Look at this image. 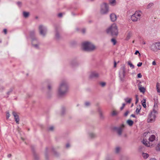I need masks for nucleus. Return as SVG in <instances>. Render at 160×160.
<instances>
[{
	"mask_svg": "<svg viewBox=\"0 0 160 160\" xmlns=\"http://www.w3.org/2000/svg\"><path fill=\"white\" fill-rule=\"evenodd\" d=\"M136 96V102H137L138 101V95H136L135 96Z\"/></svg>",
	"mask_w": 160,
	"mask_h": 160,
	"instance_id": "nucleus-47",
	"label": "nucleus"
},
{
	"mask_svg": "<svg viewBox=\"0 0 160 160\" xmlns=\"http://www.w3.org/2000/svg\"><path fill=\"white\" fill-rule=\"evenodd\" d=\"M150 160H156L155 158H151Z\"/></svg>",
	"mask_w": 160,
	"mask_h": 160,
	"instance_id": "nucleus-56",
	"label": "nucleus"
},
{
	"mask_svg": "<svg viewBox=\"0 0 160 160\" xmlns=\"http://www.w3.org/2000/svg\"><path fill=\"white\" fill-rule=\"evenodd\" d=\"M12 113L14 117V118L15 120V121L16 123L17 124H18L19 121V119L17 113L15 112H13Z\"/></svg>",
	"mask_w": 160,
	"mask_h": 160,
	"instance_id": "nucleus-12",
	"label": "nucleus"
},
{
	"mask_svg": "<svg viewBox=\"0 0 160 160\" xmlns=\"http://www.w3.org/2000/svg\"><path fill=\"white\" fill-rule=\"evenodd\" d=\"M156 150L157 151H160V141L157 144L155 148Z\"/></svg>",
	"mask_w": 160,
	"mask_h": 160,
	"instance_id": "nucleus-21",
	"label": "nucleus"
},
{
	"mask_svg": "<svg viewBox=\"0 0 160 160\" xmlns=\"http://www.w3.org/2000/svg\"><path fill=\"white\" fill-rule=\"evenodd\" d=\"M116 64H117L116 62L115 61L114 62V67H116Z\"/></svg>",
	"mask_w": 160,
	"mask_h": 160,
	"instance_id": "nucleus-50",
	"label": "nucleus"
},
{
	"mask_svg": "<svg viewBox=\"0 0 160 160\" xmlns=\"http://www.w3.org/2000/svg\"><path fill=\"white\" fill-rule=\"evenodd\" d=\"M129 113V112L128 111H126L124 113V116H126L128 115Z\"/></svg>",
	"mask_w": 160,
	"mask_h": 160,
	"instance_id": "nucleus-41",
	"label": "nucleus"
},
{
	"mask_svg": "<svg viewBox=\"0 0 160 160\" xmlns=\"http://www.w3.org/2000/svg\"><path fill=\"white\" fill-rule=\"evenodd\" d=\"M118 113L116 111H113L112 113V116L116 115Z\"/></svg>",
	"mask_w": 160,
	"mask_h": 160,
	"instance_id": "nucleus-32",
	"label": "nucleus"
},
{
	"mask_svg": "<svg viewBox=\"0 0 160 160\" xmlns=\"http://www.w3.org/2000/svg\"><path fill=\"white\" fill-rule=\"evenodd\" d=\"M141 82H140L138 84V88L140 92L144 93L145 91V89L144 87H142V85H141Z\"/></svg>",
	"mask_w": 160,
	"mask_h": 160,
	"instance_id": "nucleus-15",
	"label": "nucleus"
},
{
	"mask_svg": "<svg viewBox=\"0 0 160 160\" xmlns=\"http://www.w3.org/2000/svg\"><path fill=\"white\" fill-rule=\"evenodd\" d=\"M12 92V90H11L7 92V97H8L10 93Z\"/></svg>",
	"mask_w": 160,
	"mask_h": 160,
	"instance_id": "nucleus-36",
	"label": "nucleus"
},
{
	"mask_svg": "<svg viewBox=\"0 0 160 160\" xmlns=\"http://www.w3.org/2000/svg\"><path fill=\"white\" fill-rule=\"evenodd\" d=\"M126 69L124 66L122 67L120 69V72L119 73V77L121 80L125 76Z\"/></svg>",
	"mask_w": 160,
	"mask_h": 160,
	"instance_id": "nucleus-9",
	"label": "nucleus"
},
{
	"mask_svg": "<svg viewBox=\"0 0 160 160\" xmlns=\"http://www.w3.org/2000/svg\"><path fill=\"white\" fill-rule=\"evenodd\" d=\"M124 127V125L122 124L119 128L117 129V132L119 135H121Z\"/></svg>",
	"mask_w": 160,
	"mask_h": 160,
	"instance_id": "nucleus-14",
	"label": "nucleus"
},
{
	"mask_svg": "<svg viewBox=\"0 0 160 160\" xmlns=\"http://www.w3.org/2000/svg\"><path fill=\"white\" fill-rule=\"evenodd\" d=\"M98 74L96 72H91L89 75V77L91 78L98 77Z\"/></svg>",
	"mask_w": 160,
	"mask_h": 160,
	"instance_id": "nucleus-13",
	"label": "nucleus"
},
{
	"mask_svg": "<svg viewBox=\"0 0 160 160\" xmlns=\"http://www.w3.org/2000/svg\"><path fill=\"white\" fill-rule=\"evenodd\" d=\"M150 49L154 52H157L160 50V42L153 43L151 46Z\"/></svg>",
	"mask_w": 160,
	"mask_h": 160,
	"instance_id": "nucleus-6",
	"label": "nucleus"
},
{
	"mask_svg": "<svg viewBox=\"0 0 160 160\" xmlns=\"http://www.w3.org/2000/svg\"><path fill=\"white\" fill-rule=\"evenodd\" d=\"M106 83L104 82H102L100 83V84L102 87L105 86L106 85Z\"/></svg>",
	"mask_w": 160,
	"mask_h": 160,
	"instance_id": "nucleus-30",
	"label": "nucleus"
},
{
	"mask_svg": "<svg viewBox=\"0 0 160 160\" xmlns=\"http://www.w3.org/2000/svg\"><path fill=\"white\" fill-rule=\"evenodd\" d=\"M156 138V136L154 135H152L150 136L148 138L149 142H152L154 141Z\"/></svg>",
	"mask_w": 160,
	"mask_h": 160,
	"instance_id": "nucleus-17",
	"label": "nucleus"
},
{
	"mask_svg": "<svg viewBox=\"0 0 160 160\" xmlns=\"http://www.w3.org/2000/svg\"><path fill=\"white\" fill-rule=\"evenodd\" d=\"M62 13H59V14H58V16L59 17H62Z\"/></svg>",
	"mask_w": 160,
	"mask_h": 160,
	"instance_id": "nucleus-45",
	"label": "nucleus"
},
{
	"mask_svg": "<svg viewBox=\"0 0 160 160\" xmlns=\"http://www.w3.org/2000/svg\"><path fill=\"white\" fill-rule=\"evenodd\" d=\"M131 117H133V118H135V115H134V114H132L131 115Z\"/></svg>",
	"mask_w": 160,
	"mask_h": 160,
	"instance_id": "nucleus-53",
	"label": "nucleus"
},
{
	"mask_svg": "<svg viewBox=\"0 0 160 160\" xmlns=\"http://www.w3.org/2000/svg\"><path fill=\"white\" fill-rule=\"evenodd\" d=\"M20 2H18V4H20Z\"/></svg>",
	"mask_w": 160,
	"mask_h": 160,
	"instance_id": "nucleus-58",
	"label": "nucleus"
},
{
	"mask_svg": "<svg viewBox=\"0 0 160 160\" xmlns=\"http://www.w3.org/2000/svg\"><path fill=\"white\" fill-rule=\"evenodd\" d=\"M156 62L155 61H154L152 62V65H156Z\"/></svg>",
	"mask_w": 160,
	"mask_h": 160,
	"instance_id": "nucleus-44",
	"label": "nucleus"
},
{
	"mask_svg": "<svg viewBox=\"0 0 160 160\" xmlns=\"http://www.w3.org/2000/svg\"><path fill=\"white\" fill-rule=\"evenodd\" d=\"M109 3L112 6H114L116 4V2L115 0H109Z\"/></svg>",
	"mask_w": 160,
	"mask_h": 160,
	"instance_id": "nucleus-18",
	"label": "nucleus"
},
{
	"mask_svg": "<svg viewBox=\"0 0 160 160\" xmlns=\"http://www.w3.org/2000/svg\"><path fill=\"white\" fill-rule=\"evenodd\" d=\"M82 47V49L86 51H91L95 49V46L92 44L88 42L83 43Z\"/></svg>",
	"mask_w": 160,
	"mask_h": 160,
	"instance_id": "nucleus-3",
	"label": "nucleus"
},
{
	"mask_svg": "<svg viewBox=\"0 0 160 160\" xmlns=\"http://www.w3.org/2000/svg\"><path fill=\"white\" fill-rule=\"evenodd\" d=\"M141 106L140 105H138L137 106V108L136 110V112L137 114H138L141 110Z\"/></svg>",
	"mask_w": 160,
	"mask_h": 160,
	"instance_id": "nucleus-23",
	"label": "nucleus"
},
{
	"mask_svg": "<svg viewBox=\"0 0 160 160\" xmlns=\"http://www.w3.org/2000/svg\"><path fill=\"white\" fill-rule=\"evenodd\" d=\"M142 12L140 11H136L131 16V19L133 22L139 20L142 17Z\"/></svg>",
	"mask_w": 160,
	"mask_h": 160,
	"instance_id": "nucleus-4",
	"label": "nucleus"
},
{
	"mask_svg": "<svg viewBox=\"0 0 160 160\" xmlns=\"http://www.w3.org/2000/svg\"><path fill=\"white\" fill-rule=\"evenodd\" d=\"M132 99L131 98H126L124 99L125 101L128 103H130L132 101Z\"/></svg>",
	"mask_w": 160,
	"mask_h": 160,
	"instance_id": "nucleus-25",
	"label": "nucleus"
},
{
	"mask_svg": "<svg viewBox=\"0 0 160 160\" xmlns=\"http://www.w3.org/2000/svg\"><path fill=\"white\" fill-rule=\"evenodd\" d=\"M51 88V86L50 85H48V89L50 90Z\"/></svg>",
	"mask_w": 160,
	"mask_h": 160,
	"instance_id": "nucleus-52",
	"label": "nucleus"
},
{
	"mask_svg": "<svg viewBox=\"0 0 160 160\" xmlns=\"http://www.w3.org/2000/svg\"><path fill=\"white\" fill-rule=\"evenodd\" d=\"M120 148L119 147H117L116 148V153H118L120 151Z\"/></svg>",
	"mask_w": 160,
	"mask_h": 160,
	"instance_id": "nucleus-35",
	"label": "nucleus"
},
{
	"mask_svg": "<svg viewBox=\"0 0 160 160\" xmlns=\"http://www.w3.org/2000/svg\"><path fill=\"white\" fill-rule=\"evenodd\" d=\"M142 44H146V43L144 41H143L142 42Z\"/></svg>",
	"mask_w": 160,
	"mask_h": 160,
	"instance_id": "nucleus-54",
	"label": "nucleus"
},
{
	"mask_svg": "<svg viewBox=\"0 0 160 160\" xmlns=\"http://www.w3.org/2000/svg\"><path fill=\"white\" fill-rule=\"evenodd\" d=\"M153 5V3H150L149 4H148L147 6V8H150L151 6H152Z\"/></svg>",
	"mask_w": 160,
	"mask_h": 160,
	"instance_id": "nucleus-33",
	"label": "nucleus"
},
{
	"mask_svg": "<svg viewBox=\"0 0 160 160\" xmlns=\"http://www.w3.org/2000/svg\"><path fill=\"white\" fill-rule=\"evenodd\" d=\"M156 88L157 92H160V84L159 83H157Z\"/></svg>",
	"mask_w": 160,
	"mask_h": 160,
	"instance_id": "nucleus-24",
	"label": "nucleus"
},
{
	"mask_svg": "<svg viewBox=\"0 0 160 160\" xmlns=\"http://www.w3.org/2000/svg\"><path fill=\"white\" fill-rule=\"evenodd\" d=\"M68 91V87L67 85L63 82L61 83L58 89V94L62 96L66 94Z\"/></svg>",
	"mask_w": 160,
	"mask_h": 160,
	"instance_id": "nucleus-1",
	"label": "nucleus"
},
{
	"mask_svg": "<svg viewBox=\"0 0 160 160\" xmlns=\"http://www.w3.org/2000/svg\"><path fill=\"white\" fill-rule=\"evenodd\" d=\"M142 104L144 108H146V102H145V100H143L142 101Z\"/></svg>",
	"mask_w": 160,
	"mask_h": 160,
	"instance_id": "nucleus-28",
	"label": "nucleus"
},
{
	"mask_svg": "<svg viewBox=\"0 0 160 160\" xmlns=\"http://www.w3.org/2000/svg\"><path fill=\"white\" fill-rule=\"evenodd\" d=\"M39 30L41 35L44 36L47 32V28L46 27L42 25H40L39 26Z\"/></svg>",
	"mask_w": 160,
	"mask_h": 160,
	"instance_id": "nucleus-8",
	"label": "nucleus"
},
{
	"mask_svg": "<svg viewBox=\"0 0 160 160\" xmlns=\"http://www.w3.org/2000/svg\"><path fill=\"white\" fill-rule=\"evenodd\" d=\"M10 116V115L8 112H7L6 113V117L7 119H8Z\"/></svg>",
	"mask_w": 160,
	"mask_h": 160,
	"instance_id": "nucleus-34",
	"label": "nucleus"
},
{
	"mask_svg": "<svg viewBox=\"0 0 160 160\" xmlns=\"http://www.w3.org/2000/svg\"><path fill=\"white\" fill-rule=\"evenodd\" d=\"M142 156L143 158L144 159H146L149 157V155L148 154L145 153H142Z\"/></svg>",
	"mask_w": 160,
	"mask_h": 160,
	"instance_id": "nucleus-27",
	"label": "nucleus"
},
{
	"mask_svg": "<svg viewBox=\"0 0 160 160\" xmlns=\"http://www.w3.org/2000/svg\"><path fill=\"white\" fill-rule=\"evenodd\" d=\"M132 42H133V43H134V41H133Z\"/></svg>",
	"mask_w": 160,
	"mask_h": 160,
	"instance_id": "nucleus-59",
	"label": "nucleus"
},
{
	"mask_svg": "<svg viewBox=\"0 0 160 160\" xmlns=\"http://www.w3.org/2000/svg\"><path fill=\"white\" fill-rule=\"evenodd\" d=\"M108 11V7L106 3H104L101 6V12L102 14H106Z\"/></svg>",
	"mask_w": 160,
	"mask_h": 160,
	"instance_id": "nucleus-7",
	"label": "nucleus"
},
{
	"mask_svg": "<svg viewBox=\"0 0 160 160\" xmlns=\"http://www.w3.org/2000/svg\"><path fill=\"white\" fill-rule=\"evenodd\" d=\"M66 147L68 148L70 147V145L68 143L66 144Z\"/></svg>",
	"mask_w": 160,
	"mask_h": 160,
	"instance_id": "nucleus-51",
	"label": "nucleus"
},
{
	"mask_svg": "<svg viewBox=\"0 0 160 160\" xmlns=\"http://www.w3.org/2000/svg\"><path fill=\"white\" fill-rule=\"evenodd\" d=\"M85 104L86 106H88L90 105V103L89 102H87L85 103Z\"/></svg>",
	"mask_w": 160,
	"mask_h": 160,
	"instance_id": "nucleus-48",
	"label": "nucleus"
},
{
	"mask_svg": "<svg viewBox=\"0 0 160 160\" xmlns=\"http://www.w3.org/2000/svg\"><path fill=\"white\" fill-rule=\"evenodd\" d=\"M111 20L112 22L115 21L117 19V17L114 14H112L110 15Z\"/></svg>",
	"mask_w": 160,
	"mask_h": 160,
	"instance_id": "nucleus-16",
	"label": "nucleus"
},
{
	"mask_svg": "<svg viewBox=\"0 0 160 160\" xmlns=\"http://www.w3.org/2000/svg\"><path fill=\"white\" fill-rule=\"evenodd\" d=\"M137 76L138 78H141L142 77V75L140 73H139L138 74Z\"/></svg>",
	"mask_w": 160,
	"mask_h": 160,
	"instance_id": "nucleus-38",
	"label": "nucleus"
},
{
	"mask_svg": "<svg viewBox=\"0 0 160 160\" xmlns=\"http://www.w3.org/2000/svg\"><path fill=\"white\" fill-rule=\"evenodd\" d=\"M111 42L113 43L114 45H115L116 44V41L115 39L114 38H112L111 39Z\"/></svg>",
	"mask_w": 160,
	"mask_h": 160,
	"instance_id": "nucleus-31",
	"label": "nucleus"
},
{
	"mask_svg": "<svg viewBox=\"0 0 160 160\" xmlns=\"http://www.w3.org/2000/svg\"><path fill=\"white\" fill-rule=\"evenodd\" d=\"M29 15V12H23V15L24 17L25 18H27L28 17Z\"/></svg>",
	"mask_w": 160,
	"mask_h": 160,
	"instance_id": "nucleus-22",
	"label": "nucleus"
},
{
	"mask_svg": "<svg viewBox=\"0 0 160 160\" xmlns=\"http://www.w3.org/2000/svg\"><path fill=\"white\" fill-rule=\"evenodd\" d=\"M132 32L131 31H128L127 32L125 40H128L130 38L132 37Z\"/></svg>",
	"mask_w": 160,
	"mask_h": 160,
	"instance_id": "nucleus-10",
	"label": "nucleus"
},
{
	"mask_svg": "<svg viewBox=\"0 0 160 160\" xmlns=\"http://www.w3.org/2000/svg\"><path fill=\"white\" fill-rule=\"evenodd\" d=\"M142 142L145 146L147 147H151L152 146V144L148 142L146 139L143 138Z\"/></svg>",
	"mask_w": 160,
	"mask_h": 160,
	"instance_id": "nucleus-11",
	"label": "nucleus"
},
{
	"mask_svg": "<svg viewBox=\"0 0 160 160\" xmlns=\"http://www.w3.org/2000/svg\"><path fill=\"white\" fill-rule=\"evenodd\" d=\"M138 53H139V55H140V54L139 52V51H138V50H137L136 51L135 53V55H137V54Z\"/></svg>",
	"mask_w": 160,
	"mask_h": 160,
	"instance_id": "nucleus-42",
	"label": "nucleus"
},
{
	"mask_svg": "<svg viewBox=\"0 0 160 160\" xmlns=\"http://www.w3.org/2000/svg\"><path fill=\"white\" fill-rule=\"evenodd\" d=\"M156 112L153 110L149 114L148 117L147 121L148 122H154L156 118Z\"/></svg>",
	"mask_w": 160,
	"mask_h": 160,
	"instance_id": "nucleus-5",
	"label": "nucleus"
},
{
	"mask_svg": "<svg viewBox=\"0 0 160 160\" xmlns=\"http://www.w3.org/2000/svg\"><path fill=\"white\" fill-rule=\"evenodd\" d=\"M11 154H9V155H8V157H11Z\"/></svg>",
	"mask_w": 160,
	"mask_h": 160,
	"instance_id": "nucleus-57",
	"label": "nucleus"
},
{
	"mask_svg": "<svg viewBox=\"0 0 160 160\" xmlns=\"http://www.w3.org/2000/svg\"><path fill=\"white\" fill-rule=\"evenodd\" d=\"M54 128L53 126H51L49 128V130L50 131H52L53 130Z\"/></svg>",
	"mask_w": 160,
	"mask_h": 160,
	"instance_id": "nucleus-39",
	"label": "nucleus"
},
{
	"mask_svg": "<svg viewBox=\"0 0 160 160\" xmlns=\"http://www.w3.org/2000/svg\"><path fill=\"white\" fill-rule=\"evenodd\" d=\"M37 41L35 40V39H33L32 41V44L33 46L36 48H38V45L37 44H35V43L36 42H37Z\"/></svg>",
	"mask_w": 160,
	"mask_h": 160,
	"instance_id": "nucleus-20",
	"label": "nucleus"
},
{
	"mask_svg": "<svg viewBox=\"0 0 160 160\" xmlns=\"http://www.w3.org/2000/svg\"><path fill=\"white\" fill-rule=\"evenodd\" d=\"M3 32H4L5 34H6L7 33V30L6 29H4L3 30Z\"/></svg>",
	"mask_w": 160,
	"mask_h": 160,
	"instance_id": "nucleus-46",
	"label": "nucleus"
},
{
	"mask_svg": "<svg viewBox=\"0 0 160 160\" xmlns=\"http://www.w3.org/2000/svg\"><path fill=\"white\" fill-rule=\"evenodd\" d=\"M142 62H139L138 64H137V66H138V67H140L141 66V65H142Z\"/></svg>",
	"mask_w": 160,
	"mask_h": 160,
	"instance_id": "nucleus-40",
	"label": "nucleus"
},
{
	"mask_svg": "<svg viewBox=\"0 0 160 160\" xmlns=\"http://www.w3.org/2000/svg\"><path fill=\"white\" fill-rule=\"evenodd\" d=\"M56 38H58V33H56Z\"/></svg>",
	"mask_w": 160,
	"mask_h": 160,
	"instance_id": "nucleus-55",
	"label": "nucleus"
},
{
	"mask_svg": "<svg viewBox=\"0 0 160 160\" xmlns=\"http://www.w3.org/2000/svg\"><path fill=\"white\" fill-rule=\"evenodd\" d=\"M82 33H84L85 32V30L84 29H83L82 30Z\"/></svg>",
	"mask_w": 160,
	"mask_h": 160,
	"instance_id": "nucleus-49",
	"label": "nucleus"
},
{
	"mask_svg": "<svg viewBox=\"0 0 160 160\" xmlns=\"http://www.w3.org/2000/svg\"><path fill=\"white\" fill-rule=\"evenodd\" d=\"M108 33H110L112 35H117L118 34L117 27L115 23L112 24L106 30Z\"/></svg>",
	"mask_w": 160,
	"mask_h": 160,
	"instance_id": "nucleus-2",
	"label": "nucleus"
},
{
	"mask_svg": "<svg viewBox=\"0 0 160 160\" xmlns=\"http://www.w3.org/2000/svg\"><path fill=\"white\" fill-rule=\"evenodd\" d=\"M125 104H124V103L122 104V106L120 108L121 110H122L123 109L124 106H125Z\"/></svg>",
	"mask_w": 160,
	"mask_h": 160,
	"instance_id": "nucleus-37",
	"label": "nucleus"
},
{
	"mask_svg": "<svg viewBox=\"0 0 160 160\" xmlns=\"http://www.w3.org/2000/svg\"><path fill=\"white\" fill-rule=\"evenodd\" d=\"M127 123L129 126H131L133 124V122L131 120H128L127 121Z\"/></svg>",
	"mask_w": 160,
	"mask_h": 160,
	"instance_id": "nucleus-19",
	"label": "nucleus"
},
{
	"mask_svg": "<svg viewBox=\"0 0 160 160\" xmlns=\"http://www.w3.org/2000/svg\"><path fill=\"white\" fill-rule=\"evenodd\" d=\"M128 63L132 69H133L134 68V66L132 64L130 61H128Z\"/></svg>",
	"mask_w": 160,
	"mask_h": 160,
	"instance_id": "nucleus-26",
	"label": "nucleus"
},
{
	"mask_svg": "<svg viewBox=\"0 0 160 160\" xmlns=\"http://www.w3.org/2000/svg\"><path fill=\"white\" fill-rule=\"evenodd\" d=\"M90 136L91 137V138H92L93 137H94L95 136L94 134H93V133H91L90 134Z\"/></svg>",
	"mask_w": 160,
	"mask_h": 160,
	"instance_id": "nucleus-43",
	"label": "nucleus"
},
{
	"mask_svg": "<svg viewBox=\"0 0 160 160\" xmlns=\"http://www.w3.org/2000/svg\"><path fill=\"white\" fill-rule=\"evenodd\" d=\"M151 134V133L150 132H145L143 134V136L145 137H146L147 136L149 135V136Z\"/></svg>",
	"mask_w": 160,
	"mask_h": 160,
	"instance_id": "nucleus-29",
	"label": "nucleus"
}]
</instances>
